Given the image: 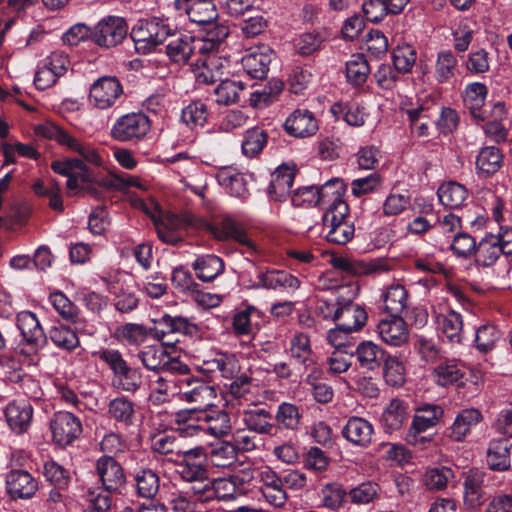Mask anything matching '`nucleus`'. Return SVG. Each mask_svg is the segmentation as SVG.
I'll list each match as a JSON object with an SVG mask.
<instances>
[{"label": "nucleus", "instance_id": "338daca9", "mask_svg": "<svg viewBox=\"0 0 512 512\" xmlns=\"http://www.w3.org/2000/svg\"><path fill=\"white\" fill-rule=\"evenodd\" d=\"M198 502H201V499L192 490L191 493L189 491L176 490L171 492L169 497V504L175 512H195Z\"/></svg>", "mask_w": 512, "mask_h": 512}, {"label": "nucleus", "instance_id": "473e14b6", "mask_svg": "<svg viewBox=\"0 0 512 512\" xmlns=\"http://www.w3.org/2000/svg\"><path fill=\"white\" fill-rule=\"evenodd\" d=\"M166 45V54L176 64H186L194 56V37L187 34H174Z\"/></svg>", "mask_w": 512, "mask_h": 512}, {"label": "nucleus", "instance_id": "f3484780", "mask_svg": "<svg viewBox=\"0 0 512 512\" xmlns=\"http://www.w3.org/2000/svg\"><path fill=\"white\" fill-rule=\"evenodd\" d=\"M201 502H208L213 499L219 501H234L242 495L237 482L231 478H218L206 481L198 490Z\"/></svg>", "mask_w": 512, "mask_h": 512}, {"label": "nucleus", "instance_id": "1a4fd4ad", "mask_svg": "<svg viewBox=\"0 0 512 512\" xmlns=\"http://www.w3.org/2000/svg\"><path fill=\"white\" fill-rule=\"evenodd\" d=\"M123 86L114 76H103L90 87V102L99 109L113 107L123 96Z\"/></svg>", "mask_w": 512, "mask_h": 512}, {"label": "nucleus", "instance_id": "13d9d810", "mask_svg": "<svg viewBox=\"0 0 512 512\" xmlns=\"http://www.w3.org/2000/svg\"><path fill=\"white\" fill-rule=\"evenodd\" d=\"M370 73V67L362 54L352 55L346 63V77L349 83L354 86L363 85Z\"/></svg>", "mask_w": 512, "mask_h": 512}, {"label": "nucleus", "instance_id": "b1692460", "mask_svg": "<svg viewBox=\"0 0 512 512\" xmlns=\"http://www.w3.org/2000/svg\"><path fill=\"white\" fill-rule=\"evenodd\" d=\"M336 315V323L352 333L360 331L368 319V314L362 306L346 298L342 299V304H340L339 312Z\"/></svg>", "mask_w": 512, "mask_h": 512}, {"label": "nucleus", "instance_id": "a19ab883", "mask_svg": "<svg viewBox=\"0 0 512 512\" xmlns=\"http://www.w3.org/2000/svg\"><path fill=\"white\" fill-rule=\"evenodd\" d=\"M294 171L289 168H278L273 174L268 187L271 199L281 201L291 193Z\"/></svg>", "mask_w": 512, "mask_h": 512}, {"label": "nucleus", "instance_id": "412c9836", "mask_svg": "<svg viewBox=\"0 0 512 512\" xmlns=\"http://www.w3.org/2000/svg\"><path fill=\"white\" fill-rule=\"evenodd\" d=\"M284 129L287 134L295 138H307L315 135L319 126L311 111L296 109L286 118Z\"/></svg>", "mask_w": 512, "mask_h": 512}, {"label": "nucleus", "instance_id": "c85d7f7f", "mask_svg": "<svg viewBox=\"0 0 512 512\" xmlns=\"http://www.w3.org/2000/svg\"><path fill=\"white\" fill-rule=\"evenodd\" d=\"M372 424L361 417H350L342 429L344 438L353 445L367 447L372 441Z\"/></svg>", "mask_w": 512, "mask_h": 512}, {"label": "nucleus", "instance_id": "6e6552de", "mask_svg": "<svg viewBox=\"0 0 512 512\" xmlns=\"http://www.w3.org/2000/svg\"><path fill=\"white\" fill-rule=\"evenodd\" d=\"M443 409L436 404H423L416 408L411 427L406 435V441L418 445L425 441L421 433L433 428L443 416Z\"/></svg>", "mask_w": 512, "mask_h": 512}, {"label": "nucleus", "instance_id": "ea45409f", "mask_svg": "<svg viewBox=\"0 0 512 512\" xmlns=\"http://www.w3.org/2000/svg\"><path fill=\"white\" fill-rule=\"evenodd\" d=\"M438 330L443 338L451 343L462 340L463 320L461 314L449 311L437 317Z\"/></svg>", "mask_w": 512, "mask_h": 512}, {"label": "nucleus", "instance_id": "a211bd4d", "mask_svg": "<svg viewBox=\"0 0 512 512\" xmlns=\"http://www.w3.org/2000/svg\"><path fill=\"white\" fill-rule=\"evenodd\" d=\"M198 420L202 423L204 434L215 438L228 435L232 428L229 414L215 405L198 410Z\"/></svg>", "mask_w": 512, "mask_h": 512}, {"label": "nucleus", "instance_id": "f257e3e1", "mask_svg": "<svg viewBox=\"0 0 512 512\" xmlns=\"http://www.w3.org/2000/svg\"><path fill=\"white\" fill-rule=\"evenodd\" d=\"M35 132L38 136L56 141L60 146L81 157L56 160L51 164V169L55 173L67 177L66 187L69 195H94L95 189L90 187L93 177L87 163L99 167L103 160L93 145L51 121L38 125Z\"/></svg>", "mask_w": 512, "mask_h": 512}, {"label": "nucleus", "instance_id": "dca6fc26", "mask_svg": "<svg viewBox=\"0 0 512 512\" xmlns=\"http://www.w3.org/2000/svg\"><path fill=\"white\" fill-rule=\"evenodd\" d=\"M6 492L14 499H30L38 490L35 478L26 470L12 469L5 477Z\"/></svg>", "mask_w": 512, "mask_h": 512}, {"label": "nucleus", "instance_id": "69168bd1", "mask_svg": "<svg viewBox=\"0 0 512 512\" xmlns=\"http://www.w3.org/2000/svg\"><path fill=\"white\" fill-rule=\"evenodd\" d=\"M208 118L207 106L201 101H194L182 110L181 119L191 129L203 127Z\"/></svg>", "mask_w": 512, "mask_h": 512}, {"label": "nucleus", "instance_id": "393cba45", "mask_svg": "<svg viewBox=\"0 0 512 512\" xmlns=\"http://www.w3.org/2000/svg\"><path fill=\"white\" fill-rule=\"evenodd\" d=\"M488 88L484 83L473 82L465 87L463 101L476 123L487 119V111L484 109Z\"/></svg>", "mask_w": 512, "mask_h": 512}, {"label": "nucleus", "instance_id": "a878e982", "mask_svg": "<svg viewBox=\"0 0 512 512\" xmlns=\"http://www.w3.org/2000/svg\"><path fill=\"white\" fill-rule=\"evenodd\" d=\"M6 421L14 432L22 434L31 424L33 408L26 400H14L4 410Z\"/></svg>", "mask_w": 512, "mask_h": 512}, {"label": "nucleus", "instance_id": "ddd939ff", "mask_svg": "<svg viewBox=\"0 0 512 512\" xmlns=\"http://www.w3.org/2000/svg\"><path fill=\"white\" fill-rule=\"evenodd\" d=\"M229 35V28L226 25L218 24L208 30L202 38L194 37V57L207 59L214 64L218 61L216 54L220 51L225 39Z\"/></svg>", "mask_w": 512, "mask_h": 512}, {"label": "nucleus", "instance_id": "72a5a7b5", "mask_svg": "<svg viewBox=\"0 0 512 512\" xmlns=\"http://www.w3.org/2000/svg\"><path fill=\"white\" fill-rule=\"evenodd\" d=\"M503 164V154L495 146L482 148L476 157V173L481 178L494 175Z\"/></svg>", "mask_w": 512, "mask_h": 512}, {"label": "nucleus", "instance_id": "4be33fe9", "mask_svg": "<svg viewBox=\"0 0 512 512\" xmlns=\"http://www.w3.org/2000/svg\"><path fill=\"white\" fill-rule=\"evenodd\" d=\"M256 288L294 292L300 287L297 277L283 270H267L257 275Z\"/></svg>", "mask_w": 512, "mask_h": 512}, {"label": "nucleus", "instance_id": "6e6d98bb", "mask_svg": "<svg viewBox=\"0 0 512 512\" xmlns=\"http://www.w3.org/2000/svg\"><path fill=\"white\" fill-rule=\"evenodd\" d=\"M48 339L59 349L71 351L76 349L79 344V338L76 332L66 325H57L51 327L48 332Z\"/></svg>", "mask_w": 512, "mask_h": 512}, {"label": "nucleus", "instance_id": "774afa93", "mask_svg": "<svg viewBox=\"0 0 512 512\" xmlns=\"http://www.w3.org/2000/svg\"><path fill=\"white\" fill-rule=\"evenodd\" d=\"M416 59V50L409 44L398 45L393 51V63L398 72H410Z\"/></svg>", "mask_w": 512, "mask_h": 512}, {"label": "nucleus", "instance_id": "bb28decb", "mask_svg": "<svg viewBox=\"0 0 512 512\" xmlns=\"http://www.w3.org/2000/svg\"><path fill=\"white\" fill-rule=\"evenodd\" d=\"M483 419L481 412L470 408L460 411L448 428V437L456 442H462Z\"/></svg>", "mask_w": 512, "mask_h": 512}, {"label": "nucleus", "instance_id": "79ce46f5", "mask_svg": "<svg viewBox=\"0 0 512 512\" xmlns=\"http://www.w3.org/2000/svg\"><path fill=\"white\" fill-rule=\"evenodd\" d=\"M227 388V396L235 400L238 404L254 403L255 395L253 392V379L247 374H238Z\"/></svg>", "mask_w": 512, "mask_h": 512}, {"label": "nucleus", "instance_id": "6ab92c4d", "mask_svg": "<svg viewBox=\"0 0 512 512\" xmlns=\"http://www.w3.org/2000/svg\"><path fill=\"white\" fill-rule=\"evenodd\" d=\"M272 58V49L267 45H260L247 50L242 57V67L252 78L263 79L269 71Z\"/></svg>", "mask_w": 512, "mask_h": 512}, {"label": "nucleus", "instance_id": "20e7f679", "mask_svg": "<svg viewBox=\"0 0 512 512\" xmlns=\"http://www.w3.org/2000/svg\"><path fill=\"white\" fill-rule=\"evenodd\" d=\"M205 447L198 445L186 449L174 459L176 474L184 482L193 484L191 490L199 496L198 490L209 480V472L204 459Z\"/></svg>", "mask_w": 512, "mask_h": 512}, {"label": "nucleus", "instance_id": "bf43d9fd", "mask_svg": "<svg viewBox=\"0 0 512 512\" xmlns=\"http://www.w3.org/2000/svg\"><path fill=\"white\" fill-rule=\"evenodd\" d=\"M142 380L139 371L126 364L113 375V385L125 392H136L141 386Z\"/></svg>", "mask_w": 512, "mask_h": 512}, {"label": "nucleus", "instance_id": "9d476101", "mask_svg": "<svg viewBox=\"0 0 512 512\" xmlns=\"http://www.w3.org/2000/svg\"><path fill=\"white\" fill-rule=\"evenodd\" d=\"M128 26L124 18L108 16L94 27L92 40L100 47L110 48L120 44L127 36Z\"/></svg>", "mask_w": 512, "mask_h": 512}, {"label": "nucleus", "instance_id": "f03ea898", "mask_svg": "<svg viewBox=\"0 0 512 512\" xmlns=\"http://www.w3.org/2000/svg\"><path fill=\"white\" fill-rule=\"evenodd\" d=\"M159 240L168 245H178L183 242L189 229H201L204 219L192 212L184 211L180 214L158 212L152 215Z\"/></svg>", "mask_w": 512, "mask_h": 512}, {"label": "nucleus", "instance_id": "39448f33", "mask_svg": "<svg viewBox=\"0 0 512 512\" xmlns=\"http://www.w3.org/2000/svg\"><path fill=\"white\" fill-rule=\"evenodd\" d=\"M16 325L26 347L21 349L22 353L35 355L46 346L47 335L34 313L30 311L19 312L16 317Z\"/></svg>", "mask_w": 512, "mask_h": 512}, {"label": "nucleus", "instance_id": "c756f323", "mask_svg": "<svg viewBox=\"0 0 512 512\" xmlns=\"http://www.w3.org/2000/svg\"><path fill=\"white\" fill-rule=\"evenodd\" d=\"M409 418V405L401 399H392L384 409L381 423L385 431L392 433L400 430Z\"/></svg>", "mask_w": 512, "mask_h": 512}, {"label": "nucleus", "instance_id": "052dcab7", "mask_svg": "<svg viewBox=\"0 0 512 512\" xmlns=\"http://www.w3.org/2000/svg\"><path fill=\"white\" fill-rule=\"evenodd\" d=\"M176 422L182 425L178 428L181 436H197L204 434L202 423L198 420V410L186 409L176 414Z\"/></svg>", "mask_w": 512, "mask_h": 512}, {"label": "nucleus", "instance_id": "49530a36", "mask_svg": "<svg viewBox=\"0 0 512 512\" xmlns=\"http://www.w3.org/2000/svg\"><path fill=\"white\" fill-rule=\"evenodd\" d=\"M197 277L203 282H211L224 270V263L221 258L215 255H206L197 258L193 263Z\"/></svg>", "mask_w": 512, "mask_h": 512}, {"label": "nucleus", "instance_id": "e433bc0d", "mask_svg": "<svg viewBox=\"0 0 512 512\" xmlns=\"http://www.w3.org/2000/svg\"><path fill=\"white\" fill-rule=\"evenodd\" d=\"M484 476V472L478 469H470L465 473L464 501L471 508L478 507L482 502Z\"/></svg>", "mask_w": 512, "mask_h": 512}, {"label": "nucleus", "instance_id": "3c124183", "mask_svg": "<svg viewBox=\"0 0 512 512\" xmlns=\"http://www.w3.org/2000/svg\"><path fill=\"white\" fill-rule=\"evenodd\" d=\"M434 374L439 385L447 386L462 380L465 375V367L457 360H447L435 368Z\"/></svg>", "mask_w": 512, "mask_h": 512}, {"label": "nucleus", "instance_id": "c9c22d12", "mask_svg": "<svg viewBox=\"0 0 512 512\" xmlns=\"http://www.w3.org/2000/svg\"><path fill=\"white\" fill-rule=\"evenodd\" d=\"M151 449L158 454L167 456L173 463L174 459L186 450L181 437L166 433H159L151 439Z\"/></svg>", "mask_w": 512, "mask_h": 512}, {"label": "nucleus", "instance_id": "5701e85b", "mask_svg": "<svg viewBox=\"0 0 512 512\" xmlns=\"http://www.w3.org/2000/svg\"><path fill=\"white\" fill-rule=\"evenodd\" d=\"M376 332L384 343L395 347L406 343L409 336L407 325L400 315L380 320Z\"/></svg>", "mask_w": 512, "mask_h": 512}, {"label": "nucleus", "instance_id": "4c0bfd02", "mask_svg": "<svg viewBox=\"0 0 512 512\" xmlns=\"http://www.w3.org/2000/svg\"><path fill=\"white\" fill-rule=\"evenodd\" d=\"M287 351L290 357L298 364L305 367L313 364L311 342L306 333L300 331L295 332L289 340V347Z\"/></svg>", "mask_w": 512, "mask_h": 512}, {"label": "nucleus", "instance_id": "09e8293b", "mask_svg": "<svg viewBox=\"0 0 512 512\" xmlns=\"http://www.w3.org/2000/svg\"><path fill=\"white\" fill-rule=\"evenodd\" d=\"M283 90V82L279 79L270 80L264 87L250 94V104L254 108H264L277 100Z\"/></svg>", "mask_w": 512, "mask_h": 512}, {"label": "nucleus", "instance_id": "4468645a", "mask_svg": "<svg viewBox=\"0 0 512 512\" xmlns=\"http://www.w3.org/2000/svg\"><path fill=\"white\" fill-rule=\"evenodd\" d=\"M176 10L184 12L197 25H210L218 18L213 0H175Z\"/></svg>", "mask_w": 512, "mask_h": 512}, {"label": "nucleus", "instance_id": "680f3d73", "mask_svg": "<svg viewBox=\"0 0 512 512\" xmlns=\"http://www.w3.org/2000/svg\"><path fill=\"white\" fill-rule=\"evenodd\" d=\"M115 296V308L121 313H128L137 308L139 299L135 292L129 287L116 284L110 288Z\"/></svg>", "mask_w": 512, "mask_h": 512}, {"label": "nucleus", "instance_id": "f704fd0d", "mask_svg": "<svg viewBox=\"0 0 512 512\" xmlns=\"http://www.w3.org/2000/svg\"><path fill=\"white\" fill-rule=\"evenodd\" d=\"M502 254L503 250L497 245L494 234L489 233L477 243L473 256L478 267L488 268L493 266Z\"/></svg>", "mask_w": 512, "mask_h": 512}, {"label": "nucleus", "instance_id": "4d7b16f0", "mask_svg": "<svg viewBox=\"0 0 512 512\" xmlns=\"http://www.w3.org/2000/svg\"><path fill=\"white\" fill-rule=\"evenodd\" d=\"M136 490L139 496L151 499L156 496L160 487V478L152 469H142L135 475Z\"/></svg>", "mask_w": 512, "mask_h": 512}, {"label": "nucleus", "instance_id": "9b49d317", "mask_svg": "<svg viewBox=\"0 0 512 512\" xmlns=\"http://www.w3.org/2000/svg\"><path fill=\"white\" fill-rule=\"evenodd\" d=\"M180 395L182 400L196 404V410L214 406L213 402L217 397L214 386L192 377L180 381Z\"/></svg>", "mask_w": 512, "mask_h": 512}, {"label": "nucleus", "instance_id": "aec40b11", "mask_svg": "<svg viewBox=\"0 0 512 512\" xmlns=\"http://www.w3.org/2000/svg\"><path fill=\"white\" fill-rule=\"evenodd\" d=\"M200 230L210 232L218 240H235L236 242L255 249L254 244L248 238L245 230L230 217L223 218L219 223L211 224L204 220Z\"/></svg>", "mask_w": 512, "mask_h": 512}, {"label": "nucleus", "instance_id": "2f4dec72", "mask_svg": "<svg viewBox=\"0 0 512 512\" xmlns=\"http://www.w3.org/2000/svg\"><path fill=\"white\" fill-rule=\"evenodd\" d=\"M383 307L391 316L401 315L409 307V294L400 283L387 286L381 294Z\"/></svg>", "mask_w": 512, "mask_h": 512}, {"label": "nucleus", "instance_id": "58836bf2", "mask_svg": "<svg viewBox=\"0 0 512 512\" xmlns=\"http://www.w3.org/2000/svg\"><path fill=\"white\" fill-rule=\"evenodd\" d=\"M356 357L363 369L373 371L381 366L386 355L379 345L372 341H363L357 346Z\"/></svg>", "mask_w": 512, "mask_h": 512}, {"label": "nucleus", "instance_id": "de8ad7c7", "mask_svg": "<svg viewBox=\"0 0 512 512\" xmlns=\"http://www.w3.org/2000/svg\"><path fill=\"white\" fill-rule=\"evenodd\" d=\"M487 463L493 470L504 471L509 468V444L506 439H497L490 442L487 451Z\"/></svg>", "mask_w": 512, "mask_h": 512}, {"label": "nucleus", "instance_id": "a18cd8bd", "mask_svg": "<svg viewBox=\"0 0 512 512\" xmlns=\"http://www.w3.org/2000/svg\"><path fill=\"white\" fill-rule=\"evenodd\" d=\"M330 112L337 120L343 119L350 126L360 127L365 123L364 108L356 103H334Z\"/></svg>", "mask_w": 512, "mask_h": 512}, {"label": "nucleus", "instance_id": "37998d69", "mask_svg": "<svg viewBox=\"0 0 512 512\" xmlns=\"http://www.w3.org/2000/svg\"><path fill=\"white\" fill-rule=\"evenodd\" d=\"M204 459L214 467L226 468L236 461L237 454L229 441H220L211 445L208 450L205 448Z\"/></svg>", "mask_w": 512, "mask_h": 512}, {"label": "nucleus", "instance_id": "e2e57ef3", "mask_svg": "<svg viewBox=\"0 0 512 512\" xmlns=\"http://www.w3.org/2000/svg\"><path fill=\"white\" fill-rule=\"evenodd\" d=\"M244 89L241 81L226 79L215 88L216 102L222 105H230L238 102L239 94Z\"/></svg>", "mask_w": 512, "mask_h": 512}, {"label": "nucleus", "instance_id": "603ef678", "mask_svg": "<svg viewBox=\"0 0 512 512\" xmlns=\"http://www.w3.org/2000/svg\"><path fill=\"white\" fill-rule=\"evenodd\" d=\"M108 415L115 422L129 426L133 423L135 405L124 396L117 397L109 402Z\"/></svg>", "mask_w": 512, "mask_h": 512}, {"label": "nucleus", "instance_id": "0eeeda50", "mask_svg": "<svg viewBox=\"0 0 512 512\" xmlns=\"http://www.w3.org/2000/svg\"><path fill=\"white\" fill-rule=\"evenodd\" d=\"M150 130V121L143 113H128L119 117L112 126L111 136L120 142L142 139Z\"/></svg>", "mask_w": 512, "mask_h": 512}, {"label": "nucleus", "instance_id": "5fc2aeb1", "mask_svg": "<svg viewBox=\"0 0 512 512\" xmlns=\"http://www.w3.org/2000/svg\"><path fill=\"white\" fill-rule=\"evenodd\" d=\"M274 419L279 429L296 431L300 425L301 414L295 404L282 402L277 407Z\"/></svg>", "mask_w": 512, "mask_h": 512}, {"label": "nucleus", "instance_id": "2eb2a0df", "mask_svg": "<svg viewBox=\"0 0 512 512\" xmlns=\"http://www.w3.org/2000/svg\"><path fill=\"white\" fill-rule=\"evenodd\" d=\"M97 476L107 492H118L126 482L122 466L109 455L101 456L95 465Z\"/></svg>", "mask_w": 512, "mask_h": 512}, {"label": "nucleus", "instance_id": "7c9ffc66", "mask_svg": "<svg viewBox=\"0 0 512 512\" xmlns=\"http://www.w3.org/2000/svg\"><path fill=\"white\" fill-rule=\"evenodd\" d=\"M216 179L231 196L245 201L249 197L247 181L243 173L233 168L220 169L216 174Z\"/></svg>", "mask_w": 512, "mask_h": 512}, {"label": "nucleus", "instance_id": "864d4df0", "mask_svg": "<svg viewBox=\"0 0 512 512\" xmlns=\"http://www.w3.org/2000/svg\"><path fill=\"white\" fill-rule=\"evenodd\" d=\"M147 328L138 323H125L115 328L113 337L124 344L140 345L147 339Z\"/></svg>", "mask_w": 512, "mask_h": 512}, {"label": "nucleus", "instance_id": "423d86ee", "mask_svg": "<svg viewBox=\"0 0 512 512\" xmlns=\"http://www.w3.org/2000/svg\"><path fill=\"white\" fill-rule=\"evenodd\" d=\"M137 358L147 370L153 371L156 374L168 372L187 374L189 371V367L186 364L173 358L161 346H146L137 354Z\"/></svg>", "mask_w": 512, "mask_h": 512}, {"label": "nucleus", "instance_id": "c03bdc74", "mask_svg": "<svg viewBox=\"0 0 512 512\" xmlns=\"http://www.w3.org/2000/svg\"><path fill=\"white\" fill-rule=\"evenodd\" d=\"M439 201L450 209H457L468 198V190L458 182L450 181L440 185L437 191Z\"/></svg>", "mask_w": 512, "mask_h": 512}, {"label": "nucleus", "instance_id": "8fccbe9b", "mask_svg": "<svg viewBox=\"0 0 512 512\" xmlns=\"http://www.w3.org/2000/svg\"><path fill=\"white\" fill-rule=\"evenodd\" d=\"M268 141V134L259 127L248 129L244 135L241 144L242 153L247 158L258 156Z\"/></svg>", "mask_w": 512, "mask_h": 512}, {"label": "nucleus", "instance_id": "7ed1b4c3", "mask_svg": "<svg viewBox=\"0 0 512 512\" xmlns=\"http://www.w3.org/2000/svg\"><path fill=\"white\" fill-rule=\"evenodd\" d=\"M174 34L175 28L164 20L151 18L138 20L132 27L130 36L138 53L149 54Z\"/></svg>", "mask_w": 512, "mask_h": 512}, {"label": "nucleus", "instance_id": "0e129e2a", "mask_svg": "<svg viewBox=\"0 0 512 512\" xmlns=\"http://www.w3.org/2000/svg\"><path fill=\"white\" fill-rule=\"evenodd\" d=\"M192 66L195 79L200 84L214 83L220 77L218 61L211 64L207 59L196 58Z\"/></svg>", "mask_w": 512, "mask_h": 512}, {"label": "nucleus", "instance_id": "f8f14e48", "mask_svg": "<svg viewBox=\"0 0 512 512\" xmlns=\"http://www.w3.org/2000/svg\"><path fill=\"white\" fill-rule=\"evenodd\" d=\"M52 439L60 447L72 444L82 432L80 420L70 412H58L50 424Z\"/></svg>", "mask_w": 512, "mask_h": 512}, {"label": "nucleus", "instance_id": "cd10ccee", "mask_svg": "<svg viewBox=\"0 0 512 512\" xmlns=\"http://www.w3.org/2000/svg\"><path fill=\"white\" fill-rule=\"evenodd\" d=\"M272 420V414L264 408L244 409L241 412V421L245 428L255 434L273 435L276 425Z\"/></svg>", "mask_w": 512, "mask_h": 512}]
</instances>
